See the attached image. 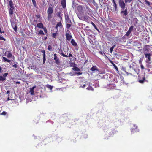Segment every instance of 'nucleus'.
I'll use <instances>...</instances> for the list:
<instances>
[{"label": "nucleus", "instance_id": "f257e3e1", "mask_svg": "<svg viewBox=\"0 0 152 152\" xmlns=\"http://www.w3.org/2000/svg\"><path fill=\"white\" fill-rule=\"evenodd\" d=\"M53 12V9L51 7H49L47 10L48 19V20H50L52 17V14Z\"/></svg>", "mask_w": 152, "mask_h": 152}, {"label": "nucleus", "instance_id": "f03ea898", "mask_svg": "<svg viewBox=\"0 0 152 152\" xmlns=\"http://www.w3.org/2000/svg\"><path fill=\"white\" fill-rule=\"evenodd\" d=\"M119 4L121 7V10H124L125 9V3L122 0H119Z\"/></svg>", "mask_w": 152, "mask_h": 152}, {"label": "nucleus", "instance_id": "7ed1b4c3", "mask_svg": "<svg viewBox=\"0 0 152 152\" xmlns=\"http://www.w3.org/2000/svg\"><path fill=\"white\" fill-rule=\"evenodd\" d=\"M145 57L148 58L146 60V62H149L151 61V53H145Z\"/></svg>", "mask_w": 152, "mask_h": 152}, {"label": "nucleus", "instance_id": "20e7f679", "mask_svg": "<svg viewBox=\"0 0 152 152\" xmlns=\"http://www.w3.org/2000/svg\"><path fill=\"white\" fill-rule=\"evenodd\" d=\"M8 75V73H5L3 75L0 76V80L3 81L5 80L6 77Z\"/></svg>", "mask_w": 152, "mask_h": 152}, {"label": "nucleus", "instance_id": "39448f33", "mask_svg": "<svg viewBox=\"0 0 152 152\" xmlns=\"http://www.w3.org/2000/svg\"><path fill=\"white\" fill-rule=\"evenodd\" d=\"M5 56H6L8 58H12L13 59H14L15 57L14 56L12 55L10 53L7 52L5 53Z\"/></svg>", "mask_w": 152, "mask_h": 152}, {"label": "nucleus", "instance_id": "423d86ee", "mask_svg": "<svg viewBox=\"0 0 152 152\" xmlns=\"http://www.w3.org/2000/svg\"><path fill=\"white\" fill-rule=\"evenodd\" d=\"M121 13L123 14L125 16L127 15L128 14L127 8H126L124 10H121Z\"/></svg>", "mask_w": 152, "mask_h": 152}, {"label": "nucleus", "instance_id": "0eeeda50", "mask_svg": "<svg viewBox=\"0 0 152 152\" xmlns=\"http://www.w3.org/2000/svg\"><path fill=\"white\" fill-rule=\"evenodd\" d=\"M77 10L81 14L83 13L84 11V9L83 7L81 6H79L77 7Z\"/></svg>", "mask_w": 152, "mask_h": 152}, {"label": "nucleus", "instance_id": "6e6552de", "mask_svg": "<svg viewBox=\"0 0 152 152\" xmlns=\"http://www.w3.org/2000/svg\"><path fill=\"white\" fill-rule=\"evenodd\" d=\"M114 4H113V5L114 7L111 9V10L114 12H116L117 11V5L116 3H114Z\"/></svg>", "mask_w": 152, "mask_h": 152}, {"label": "nucleus", "instance_id": "1a4fd4ad", "mask_svg": "<svg viewBox=\"0 0 152 152\" xmlns=\"http://www.w3.org/2000/svg\"><path fill=\"white\" fill-rule=\"evenodd\" d=\"M59 27L60 28H63V26L61 23V22L58 23L56 25V28L57 29V31H58V27Z\"/></svg>", "mask_w": 152, "mask_h": 152}, {"label": "nucleus", "instance_id": "9d476101", "mask_svg": "<svg viewBox=\"0 0 152 152\" xmlns=\"http://www.w3.org/2000/svg\"><path fill=\"white\" fill-rule=\"evenodd\" d=\"M66 39L68 41H70L72 38V36L69 33H66Z\"/></svg>", "mask_w": 152, "mask_h": 152}, {"label": "nucleus", "instance_id": "9b49d317", "mask_svg": "<svg viewBox=\"0 0 152 152\" xmlns=\"http://www.w3.org/2000/svg\"><path fill=\"white\" fill-rule=\"evenodd\" d=\"M54 59L56 61V64H59L60 62L58 58L56 56V54H54Z\"/></svg>", "mask_w": 152, "mask_h": 152}, {"label": "nucleus", "instance_id": "f8f14e48", "mask_svg": "<svg viewBox=\"0 0 152 152\" xmlns=\"http://www.w3.org/2000/svg\"><path fill=\"white\" fill-rule=\"evenodd\" d=\"M11 24L12 27L13 28L14 30L16 32L17 28L15 23H11Z\"/></svg>", "mask_w": 152, "mask_h": 152}, {"label": "nucleus", "instance_id": "ddd939ff", "mask_svg": "<svg viewBox=\"0 0 152 152\" xmlns=\"http://www.w3.org/2000/svg\"><path fill=\"white\" fill-rule=\"evenodd\" d=\"M36 86H34L32 88H31L30 89V92L31 93V95H33L34 94V89L36 88Z\"/></svg>", "mask_w": 152, "mask_h": 152}, {"label": "nucleus", "instance_id": "4468645a", "mask_svg": "<svg viewBox=\"0 0 152 152\" xmlns=\"http://www.w3.org/2000/svg\"><path fill=\"white\" fill-rule=\"evenodd\" d=\"M61 4L63 6V7L64 8L66 6V1L65 0H62L61 1Z\"/></svg>", "mask_w": 152, "mask_h": 152}, {"label": "nucleus", "instance_id": "2eb2a0df", "mask_svg": "<svg viewBox=\"0 0 152 152\" xmlns=\"http://www.w3.org/2000/svg\"><path fill=\"white\" fill-rule=\"evenodd\" d=\"M91 70L92 71L94 72L95 71H98V69L96 67V66H94L91 68Z\"/></svg>", "mask_w": 152, "mask_h": 152}, {"label": "nucleus", "instance_id": "dca6fc26", "mask_svg": "<svg viewBox=\"0 0 152 152\" xmlns=\"http://www.w3.org/2000/svg\"><path fill=\"white\" fill-rule=\"evenodd\" d=\"M37 26L39 28H43V25L42 23H40L37 24Z\"/></svg>", "mask_w": 152, "mask_h": 152}, {"label": "nucleus", "instance_id": "f3484780", "mask_svg": "<svg viewBox=\"0 0 152 152\" xmlns=\"http://www.w3.org/2000/svg\"><path fill=\"white\" fill-rule=\"evenodd\" d=\"M71 42L72 43V44L74 46H76L77 45V43L75 42V40L73 39H72L71 40Z\"/></svg>", "mask_w": 152, "mask_h": 152}, {"label": "nucleus", "instance_id": "a211bd4d", "mask_svg": "<svg viewBox=\"0 0 152 152\" xmlns=\"http://www.w3.org/2000/svg\"><path fill=\"white\" fill-rule=\"evenodd\" d=\"M14 9V7H10V9L9 10V13L12 15L13 14V10Z\"/></svg>", "mask_w": 152, "mask_h": 152}, {"label": "nucleus", "instance_id": "6ab92c4d", "mask_svg": "<svg viewBox=\"0 0 152 152\" xmlns=\"http://www.w3.org/2000/svg\"><path fill=\"white\" fill-rule=\"evenodd\" d=\"M3 60H4L5 62H7L8 63H10L11 62V61L10 60L7 59L5 57H3Z\"/></svg>", "mask_w": 152, "mask_h": 152}, {"label": "nucleus", "instance_id": "aec40b11", "mask_svg": "<svg viewBox=\"0 0 152 152\" xmlns=\"http://www.w3.org/2000/svg\"><path fill=\"white\" fill-rule=\"evenodd\" d=\"M9 4L10 7H14L13 6V3L12 1L10 0L9 1Z\"/></svg>", "mask_w": 152, "mask_h": 152}, {"label": "nucleus", "instance_id": "412c9836", "mask_svg": "<svg viewBox=\"0 0 152 152\" xmlns=\"http://www.w3.org/2000/svg\"><path fill=\"white\" fill-rule=\"evenodd\" d=\"M46 87L47 88L52 90L53 88V86L49 85H46Z\"/></svg>", "mask_w": 152, "mask_h": 152}, {"label": "nucleus", "instance_id": "4be33fe9", "mask_svg": "<svg viewBox=\"0 0 152 152\" xmlns=\"http://www.w3.org/2000/svg\"><path fill=\"white\" fill-rule=\"evenodd\" d=\"M38 34H40L41 35H44L45 34L44 33H43V31L42 30H40L39 31V33Z\"/></svg>", "mask_w": 152, "mask_h": 152}, {"label": "nucleus", "instance_id": "5701e85b", "mask_svg": "<svg viewBox=\"0 0 152 152\" xmlns=\"http://www.w3.org/2000/svg\"><path fill=\"white\" fill-rule=\"evenodd\" d=\"M45 61V52H44L43 56V63L44 64Z\"/></svg>", "mask_w": 152, "mask_h": 152}, {"label": "nucleus", "instance_id": "b1692460", "mask_svg": "<svg viewBox=\"0 0 152 152\" xmlns=\"http://www.w3.org/2000/svg\"><path fill=\"white\" fill-rule=\"evenodd\" d=\"M88 16H84L83 17V20H87L88 18Z\"/></svg>", "mask_w": 152, "mask_h": 152}, {"label": "nucleus", "instance_id": "393cba45", "mask_svg": "<svg viewBox=\"0 0 152 152\" xmlns=\"http://www.w3.org/2000/svg\"><path fill=\"white\" fill-rule=\"evenodd\" d=\"M57 35L58 33H53L52 34V36L53 37L56 38Z\"/></svg>", "mask_w": 152, "mask_h": 152}, {"label": "nucleus", "instance_id": "a878e982", "mask_svg": "<svg viewBox=\"0 0 152 152\" xmlns=\"http://www.w3.org/2000/svg\"><path fill=\"white\" fill-rule=\"evenodd\" d=\"M136 65V64L135 62H133L131 64L130 66V67H132V68H133V66H135Z\"/></svg>", "mask_w": 152, "mask_h": 152}, {"label": "nucleus", "instance_id": "bb28decb", "mask_svg": "<svg viewBox=\"0 0 152 152\" xmlns=\"http://www.w3.org/2000/svg\"><path fill=\"white\" fill-rule=\"evenodd\" d=\"M66 20L67 21V22L68 23H69L70 21V20L69 19V17L68 16H67L66 17Z\"/></svg>", "mask_w": 152, "mask_h": 152}, {"label": "nucleus", "instance_id": "cd10ccee", "mask_svg": "<svg viewBox=\"0 0 152 152\" xmlns=\"http://www.w3.org/2000/svg\"><path fill=\"white\" fill-rule=\"evenodd\" d=\"M115 45H114L112 47L110 48V51L111 53H112V52L113 50V49L115 47Z\"/></svg>", "mask_w": 152, "mask_h": 152}, {"label": "nucleus", "instance_id": "c85d7f7f", "mask_svg": "<svg viewBox=\"0 0 152 152\" xmlns=\"http://www.w3.org/2000/svg\"><path fill=\"white\" fill-rule=\"evenodd\" d=\"M88 90H93V89L91 86H88L87 88Z\"/></svg>", "mask_w": 152, "mask_h": 152}, {"label": "nucleus", "instance_id": "c756f323", "mask_svg": "<svg viewBox=\"0 0 152 152\" xmlns=\"http://www.w3.org/2000/svg\"><path fill=\"white\" fill-rule=\"evenodd\" d=\"M134 26H131L129 28V30H130L131 31H132L133 29Z\"/></svg>", "mask_w": 152, "mask_h": 152}, {"label": "nucleus", "instance_id": "7c9ffc66", "mask_svg": "<svg viewBox=\"0 0 152 152\" xmlns=\"http://www.w3.org/2000/svg\"><path fill=\"white\" fill-rule=\"evenodd\" d=\"M78 18H79V19L80 20H83V17L82 16H81L79 14H78Z\"/></svg>", "mask_w": 152, "mask_h": 152}, {"label": "nucleus", "instance_id": "2f4dec72", "mask_svg": "<svg viewBox=\"0 0 152 152\" xmlns=\"http://www.w3.org/2000/svg\"><path fill=\"white\" fill-rule=\"evenodd\" d=\"M132 0H125V3H130L132 1Z\"/></svg>", "mask_w": 152, "mask_h": 152}, {"label": "nucleus", "instance_id": "473e14b6", "mask_svg": "<svg viewBox=\"0 0 152 152\" xmlns=\"http://www.w3.org/2000/svg\"><path fill=\"white\" fill-rule=\"evenodd\" d=\"M145 3L148 6H150V3L149 1H147V0H145Z\"/></svg>", "mask_w": 152, "mask_h": 152}, {"label": "nucleus", "instance_id": "72a5a7b5", "mask_svg": "<svg viewBox=\"0 0 152 152\" xmlns=\"http://www.w3.org/2000/svg\"><path fill=\"white\" fill-rule=\"evenodd\" d=\"M71 25L69 24H67L66 25L67 28H69L71 26Z\"/></svg>", "mask_w": 152, "mask_h": 152}, {"label": "nucleus", "instance_id": "f704fd0d", "mask_svg": "<svg viewBox=\"0 0 152 152\" xmlns=\"http://www.w3.org/2000/svg\"><path fill=\"white\" fill-rule=\"evenodd\" d=\"M7 114V112L5 111H3L2 113H1V115H5Z\"/></svg>", "mask_w": 152, "mask_h": 152}, {"label": "nucleus", "instance_id": "c9c22d12", "mask_svg": "<svg viewBox=\"0 0 152 152\" xmlns=\"http://www.w3.org/2000/svg\"><path fill=\"white\" fill-rule=\"evenodd\" d=\"M60 54L61 55L63 56L64 57H68V56H67L66 55L64 54L63 53H60Z\"/></svg>", "mask_w": 152, "mask_h": 152}, {"label": "nucleus", "instance_id": "e433bc0d", "mask_svg": "<svg viewBox=\"0 0 152 152\" xmlns=\"http://www.w3.org/2000/svg\"><path fill=\"white\" fill-rule=\"evenodd\" d=\"M52 49V48L51 45H50L48 46V50H51Z\"/></svg>", "mask_w": 152, "mask_h": 152}, {"label": "nucleus", "instance_id": "4c0bfd02", "mask_svg": "<svg viewBox=\"0 0 152 152\" xmlns=\"http://www.w3.org/2000/svg\"><path fill=\"white\" fill-rule=\"evenodd\" d=\"M3 40L4 41H5V39L3 37H2L0 35V40Z\"/></svg>", "mask_w": 152, "mask_h": 152}, {"label": "nucleus", "instance_id": "58836bf2", "mask_svg": "<svg viewBox=\"0 0 152 152\" xmlns=\"http://www.w3.org/2000/svg\"><path fill=\"white\" fill-rule=\"evenodd\" d=\"M130 33L128 31L126 33L125 35L127 36H129V35L130 34Z\"/></svg>", "mask_w": 152, "mask_h": 152}, {"label": "nucleus", "instance_id": "ea45409f", "mask_svg": "<svg viewBox=\"0 0 152 152\" xmlns=\"http://www.w3.org/2000/svg\"><path fill=\"white\" fill-rule=\"evenodd\" d=\"M32 1L33 4L35 6L36 4V1H35V0H32Z\"/></svg>", "mask_w": 152, "mask_h": 152}, {"label": "nucleus", "instance_id": "a19ab883", "mask_svg": "<svg viewBox=\"0 0 152 152\" xmlns=\"http://www.w3.org/2000/svg\"><path fill=\"white\" fill-rule=\"evenodd\" d=\"M43 29H44V32L46 33H47V29L46 28H43Z\"/></svg>", "mask_w": 152, "mask_h": 152}, {"label": "nucleus", "instance_id": "79ce46f5", "mask_svg": "<svg viewBox=\"0 0 152 152\" xmlns=\"http://www.w3.org/2000/svg\"><path fill=\"white\" fill-rule=\"evenodd\" d=\"M17 65L16 64H15L14 65L12 66V67H15V68H17Z\"/></svg>", "mask_w": 152, "mask_h": 152}, {"label": "nucleus", "instance_id": "37998d69", "mask_svg": "<svg viewBox=\"0 0 152 152\" xmlns=\"http://www.w3.org/2000/svg\"><path fill=\"white\" fill-rule=\"evenodd\" d=\"M144 80H140L139 81V82L140 83H142L144 82Z\"/></svg>", "mask_w": 152, "mask_h": 152}, {"label": "nucleus", "instance_id": "c03bdc74", "mask_svg": "<svg viewBox=\"0 0 152 152\" xmlns=\"http://www.w3.org/2000/svg\"><path fill=\"white\" fill-rule=\"evenodd\" d=\"M85 86H86V84H83V86H80V87H82V88H84L85 87Z\"/></svg>", "mask_w": 152, "mask_h": 152}, {"label": "nucleus", "instance_id": "a18cd8bd", "mask_svg": "<svg viewBox=\"0 0 152 152\" xmlns=\"http://www.w3.org/2000/svg\"><path fill=\"white\" fill-rule=\"evenodd\" d=\"M140 67H141V68L142 69H144V67L142 65H141Z\"/></svg>", "mask_w": 152, "mask_h": 152}, {"label": "nucleus", "instance_id": "49530a36", "mask_svg": "<svg viewBox=\"0 0 152 152\" xmlns=\"http://www.w3.org/2000/svg\"><path fill=\"white\" fill-rule=\"evenodd\" d=\"M91 24H92V25L95 27H96V26H95V24L93 22H91Z\"/></svg>", "mask_w": 152, "mask_h": 152}, {"label": "nucleus", "instance_id": "de8ad7c7", "mask_svg": "<svg viewBox=\"0 0 152 152\" xmlns=\"http://www.w3.org/2000/svg\"><path fill=\"white\" fill-rule=\"evenodd\" d=\"M68 56L69 57H72V55L70 53L69 54V56Z\"/></svg>", "mask_w": 152, "mask_h": 152}, {"label": "nucleus", "instance_id": "09e8293b", "mask_svg": "<svg viewBox=\"0 0 152 152\" xmlns=\"http://www.w3.org/2000/svg\"><path fill=\"white\" fill-rule=\"evenodd\" d=\"M10 93V91H7L6 93L7 94H9Z\"/></svg>", "mask_w": 152, "mask_h": 152}, {"label": "nucleus", "instance_id": "8fccbe9b", "mask_svg": "<svg viewBox=\"0 0 152 152\" xmlns=\"http://www.w3.org/2000/svg\"><path fill=\"white\" fill-rule=\"evenodd\" d=\"M111 63L112 64L113 66V65H114L115 64L114 63H113V61H111Z\"/></svg>", "mask_w": 152, "mask_h": 152}, {"label": "nucleus", "instance_id": "3c124183", "mask_svg": "<svg viewBox=\"0 0 152 152\" xmlns=\"http://www.w3.org/2000/svg\"><path fill=\"white\" fill-rule=\"evenodd\" d=\"M115 69L116 70H117V71H118V67H115Z\"/></svg>", "mask_w": 152, "mask_h": 152}, {"label": "nucleus", "instance_id": "603ef678", "mask_svg": "<svg viewBox=\"0 0 152 152\" xmlns=\"http://www.w3.org/2000/svg\"><path fill=\"white\" fill-rule=\"evenodd\" d=\"M113 1V4H114V3H115V0H112Z\"/></svg>", "mask_w": 152, "mask_h": 152}, {"label": "nucleus", "instance_id": "864d4df0", "mask_svg": "<svg viewBox=\"0 0 152 152\" xmlns=\"http://www.w3.org/2000/svg\"><path fill=\"white\" fill-rule=\"evenodd\" d=\"M113 66L115 68L116 67H117L116 65L115 64L114 65H113Z\"/></svg>", "mask_w": 152, "mask_h": 152}, {"label": "nucleus", "instance_id": "5fc2aeb1", "mask_svg": "<svg viewBox=\"0 0 152 152\" xmlns=\"http://www.w3.org/2000/svg\"><path fill=\"white\" fill-rule=\"evenodd\" d=\"M20 83L18 81H17L16 82V84H20Z\"/></svg>", "mask_w": 152, "mask_h": 152}, {"label": "nucleus", "instance_id": "6e6d98bb", "mask_svg": "<svg viewBox=\"0 0 152 152\" xmlns=\"http://www.w3.org/2000/svg\"><path fill=\"white\" fill-rule=\"evenodd\" d=\"M1 69H1V67H0V72H1Z\"/></svg>", "mask_w": 152, "mask_h": 152}, {"label": "nucleus", "instance_id": "4d7b16f0", "mask_svg": "<svg viewBox=\"0 0 152 152\" xmlns=\"http://www.w3.org/2000/svg\"><path fill=\"white\" fill-rule=\"evenodd\" d=\"M10 99L8 97V98H7V100L8 101V100H10Z\"/></svg>", "mask_w": 152, "mask_h": 152}, {"label": "nucleus", "instance_id": "13d9d810", "mask_svg": "<svg viewBox=\"0 0 152 152\" xmlns=\"http://www.w3.org/2000/svg\"><path fill=\"white\" fill-rule=\"evenodd\" d=\"M128 31H129L130 33H131V31H130V30H128Z\"/></svg>", "mask_w": 152, "mask_h": 152}, {"label": "nucleus", "instance_id": "bf43d9fd", "mask_svg": "<svg viewBox=\"0 0 152 152\" xmlns=\"http://www.w3.org/2000/svg\"><path fill=\"white\" fill-rule=\"evenodd\" d=\"M58 15V16H60V14H59V15Z\"/></svg>", "mask_w": 152, "mask_h": 152}, {"label": "nucleus", "instance_id": "052dcab7", "mask_svg": "<svg viewBox=\"0 0 152 152\" xmlns=\"http://www.w3.org/2000/svg\"><path fill=\"white\" fill-rule=\"evenodd\" d=\"M46 39V37H45V39Z\"/></svg>", "mask_w": 152, "mask_h": 152}, {"label": "nucleus", "instance_id": "680f3d73", "mask_svg": "<svg viewBox=\"0 0 152 152\" xmlns=\"http://www.w3.org/2000/svg\"><path fill=\"white\" fill-rule=\"evenodd\" d=\"M54 1H55V0H53Z\"/></svg>", "mask_w": 152, "mask_h": 152}]
</instances>
